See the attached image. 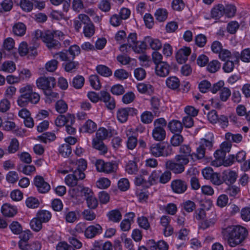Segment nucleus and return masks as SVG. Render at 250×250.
Returning <instances> with one entry per match:
<instances>
[{"label": "nucleus", "instance_id": "obj_1", "mask_svg": "<svg viewBox=\"0 0 250 250\" xmlns=\"http://www.w3.org/2000/svg\"><path fill=\"white\" fill-rule=\"evenodd\" d=\"M222 234L223 238L227 240L229 245L234 247L243 242L247 236L248 232L244 227L231 226L223 229Z\"/></svg>", "mask_w": 250, "mask_h": 250}, {"label": "nucleus", "instance_id": "obj_2", "mask_svg": "<svg viewBox=\"0 0 250 250\" xmlns=\"http://www.w3.org/2000/svg\"><path fill=\"white\" fill-rule=\"evenodd\" d=\"M19 91L21 95L18 98L17 104L21 107H25L29 103L36 104L40 101L39 94L33 92L32 86L30 85L21 87Z\"/></svg>", "mask_w": 250, "mask_h": 250}, {"label": "nucleus", "instance_id": "obj_3", "mask_svg": "<svg viewBox=\"0 0 250 250\" xmlns=\"http://www.w3.org/2000/svg\"><path fill=\"white\" fill-rule=\"evenodd\" d=\"M65 38V35L61 31L47 30L43 32L42 41L46 44L49 49L52 50L59 49L61 46L60 42L55 38L58 39L59 40H63Z\"/></svg>", "mask_w": 250, "mask_h": 250}, {"label": "nucleus", "instance_id": "obj_4", "mask_svg": "<svg viewBox=\"0 0 250 250\" xmlns=\"http://www.w3.org/2000/svg\"><path fill=\"white\" fill-rule=\"evenodd\" d=\"M149 152L156 157H167L172 153V147L170 145H166L164 143L152 144L149 147Z\"/></svg>", "mask_w": 250, "mask_h": 250}, {"label": "nucleus", "instance_id": "obj_5", "mask_svg": "<svg viewBox=\"0 0 250 250\" xmlns=\"http://www.w3.org/2000/svg\"><path fill=\"white\" fill-rule=\"evenodd\" d=\"M95 166L98 171L106 173L115 172L117 168V165L115 162H104L100 159L96 161Z\"/></svg>", "mask_w": 250, "mask_h": 250}, {"label": "nucleus", "instance_id": "obj_6", "mask_svg": "<svg viewBox=\"0 0 250 250\" xmlns=\"http://www.w3.org/2000/svg\"><path fill=\"white\" fill-rule=\"evenodd\" d=\"M36 83L39 88L44 90V91H48L55 86L56 81L53 77H42L37 80Z\"/></svg>", "mask_w": 250, "mask_h": 250}, {"label": "nucleus", "instance_id": "obj_7", "mask_svg": "<svg viewBox=\"0 0 250 250\" xmlns=\"http://www.w3.org/2000/svg\"><path fill=\"white\" fill-rule=\"evenodd\" d=\"M39 46V43L34 44L33 46L28 47L27 43L23 42L19 46V53L21 56H24L27 54L31 56H34L37 54V48Z\"/></svg>", "mask_w": 250, "mask_h": 250}, {"label": "nucleus", "instance_id": "obj_8", "mask_svg": "<svg viewBox=\"0 0 250 250\" xmlns=\"http://www.w3.org/2000/svg\"><path fill=\"white\" fill-rule=\"evenodd\" d=\"M34 184L39 192L45 193L49 191L50 186L41 176H36L34 178Z\"/></svg>", "mask_w": 250, "mask_h": 250}, {"label": "nucleus", "instance_id": "obj_9", "mask_svg": "<svg viewBox=\"0 0 250 250\" xmlns=\"http://www.w3.org/2000/svg\"><path fill=\"white\" fill-rule=\"evenodd\" d=\"M171 68L169 64L166 62H161L156 64L155 67L156 75L161 77H166L170 72Z\"/></svg>", "mask_w": 250, "mask_h": 250}, {"label": "nucleus", "instance_id": "obj_10", "mask_svg": "<svg viewBox=\"0 0 250 250\" xmlns=\"http://www.w3.org/2000/svg\"><path fill=\"white\" fill-rule=\"evenodd\" d=\"M171 187L174 192L181 194L184 193L187 190L188 185L185 181L181 179H176L171 182Z\"/></svg>", "mask_w": 250, "mask_h": 250}, {"label": "nucleus", "instance_id": "obj_11", "mask_svg": "<svg viewBox=\"0 0 250 250\" xmlns=\"http://www.w3.org/2000/svg\"><path fill=\"white\" fill-rule=\"evenodd\" d=\"M165 167L167 169L172 171L175 174L181 173L185 170V167L175 161H167L165 163Z\"/></svg>", "mask_w": 250, "mask_h": 250}, {"label": "nucleus", "instance_id": "obj_12", "mask_svg": "<svg viewBox=\"0 0 250 250\" xmlns=\"http://www.w3.org/2000/svg\"><path fill=\"white\" fill-rule=\"evenodd\" d=\"M75 118L73 115L68 114L66 116L64 115H59L55 120V124L57 126H63L65 124L70 123L73 125L75 122Z\"/></svg>", "mask_w": 250, "mask_h": 250}, {"label": "nucleus", "instance_id": "obj_13", "mask_svg": "<svg viewBox=\"0 0 250 250\" xmlns=\"http://www.w3.org/2000/svg\"><path fill=\"white\" fill-rule=\"evenodd\" d=\"M100 100L103 101L107 108L112 110L115 107V103L113 99H112L110 94L106 91H100Z\"/></svg>", "mask_w": 250, "mask_h": 250}, {"label": "nucleus", "instance_id": "obj_14", "mask_svg": "<svg viewBox=\"0 0 250 250\" xmlns=\"http://www.w3.org/2000/svg\"><path fill=\"white\" fill-rule=\"evenodd\" d=\"M102 227L98 224L89 226L85 230V236L87 238H93L97 235L102 233Z\"/></svg>", "mask_w": 250, "mask_h": 250}, {"label": "nucleus", "instance_id": "obj_15", "mask_svg": "<svg viewBox=\"0 0 250 250\" xmlns=\"http://www.w3.org/2000/svg\"><path fill=\"white\" fill-rule=\"evenodd\" d=\"M190 53L191 49L188 47H185L179 49L176 54V59L177 62L180 64L186 62Z\"/></svg>", "mask_w": 250, "mask_h": 250}, {"label": "nucleus", "instance_id": "obj_16", "mask_svg": "<svg viewBox=\"0 0 250 250\" xmlns=\"http://www.w3.org/2000/svg\"><path fill=\"white\" fill-rule=\"evenodd\" d=\"M237 174L234 171L225 170L222 173L223 183L225 182L227 184H233L237 178Z\"/></svg>", "mask_w": 250, "mask_h": 250}, {"label": "nucleus", "instance_id": "obj_17", "mask_svg": "<svg viewBox=\"0 0 250 250\" xmlns=\"http://www.w3.org/2000/svg\"><path fill=\"white\" fill-rule=\"evenodd\" d=\"M152 136L156 141L162 142L166 137V131L163 127H154L152 131Z\"/></svg>", "mask_w": 250, "mask_h": 250}, {"label": "nucleus", "instance_id": "obj_18", "mask_svg": "<svg viewBox=\"0 0 250 250\" xmlns=\"http://www.w3.org/2000/svg\"><path fill=\"white\" fill-rule=\"evenodd\" d=\"M168 127L171 132L180 133L183 129V125L180 121L174 120L168 123Z\"/></svg>", "mask_w": 250, "mask_h": 250}, {"label": "nucleus", "instance_id": "obj_19", "mask_svg": "<svg viewBox=\"0 0 250 250\" xmlns=\"http://www.w3.org/2000/svg\"><path fill=\"white\" fill-rule=\"evenodd\" d=\"M1 211L4 216L9 217H13L17 213L16 208L8 204L2 206Z\"/></svg>", "mask_w": 250, "mask_h": 250}, {"label": "nucleus", "instance_id": "obj_20", "mask_svg": "<svg viewBox=\"0 0 250 250\" xmlns=\"http://www.w3.org/2000/svg\"><path fill=\"white\" fill-rule=\"evenodd\" d=\"M107 216L110 221L117 223L122 219V214L118 209L112 210L108 212Z\"/></svg>", "mask_w": 250, "mask_h": 250}, {"label": "nucleus", "instance_id": "obj_21", "mask_svg": "<svg viewBox=\"0 0 250 250\" xmlns=\"http://www.w3.org/2000/svg\"><path fill=\"white\" fill-rule=\"evenodd\" d=\"M137 87L140 93L149 95L153 93V86L151 84L140 83L137 84Z\"/></svg>", "mask_w": 250, "mask_h": 250}, {"label": "nucleus", "instance_id": "obj_22", "mask_svg": "<svg viewBox=\"0 0 250 250\" xmlns=\"http://www.w3.org/2000/svg\"><path fill=\"white\" fill-rule=\"evenodd\" d=\"M224 6L223 4H219L214 7L211 12L212 18L215 19H218L224 14Z\"/></svg>", "mask_w": 250, "mask_h": 250}, {"label": "nucleus", "instance_id": "obj_23", "mask_svg": "<svg viewBox=\"0 0 250 250\" xmlns=\"http://www.w3.org/2000/svg\"><path fill=\"white\" fill-rule=\"evenodd\" d=\"M92 146L94 148L99 150L102 154H104L107 151L106 146L101 140L93 139L92 141Z\"/></svg>", "mask_w": 250, "mask_h": 250}, {"label": "nucleus", "instance_id": "obj_24", "mask_svg": "<svg viewBox=\"0 0 250 250\" xmlns=\"http://www.w3.org/2000/svg\"><path fill=\"white\" fill-rule=\"evenodd\" d=\"M26 31L25 25L21 22L15 24L13 27L14 34L18 36H22L25 34Z\"/></svg>", "mask_w": 250, "mask_h": 250}, {"label": "nucleus", "instance_id": "obj_25", "mask_svg": "<svg viewBox=\"0 0 250 250\" xmlns=\"http://www.w3.org/2000/svg\"><path fill=\"white\" fill-rule=\"evenodd\" d=\"M151 109L155 116H159L160 113L159 109L160 107V99L157 97H153L151 99Z\"/></svg>", "mask_w": 250, "mask_h": 250}, {"label": "nucleus", "instance_id": "obj_26", "mask_svg": "<svg viewBox=\"0 0 250 250\" xmlns=\"http://www.w3.org/2000/svg\"><path fill=\"white\" fill-rule=\"evenodd\" d=\"M145 41L153 50H159L162 47V43L158 39H153L148 36L145 37Z\"/></svg>", "mask_w": 250, "mask_h": 250}, {"label": "nucleus", "instance_id": "obj_27", "mask_svg": "<svg viewBox=\"0 0 250 250\" xmlns=\"http://www.w3.org/2000/svg\"><path fill=\"white\" fill-rule=\"evenodd\" d=\"M166 84L168 87L172 89H176L180 85V81L176 77H169L166 80Z\"/></svg>", "mask_w": 250, "mask_h": 250}, {"label": "nucleus", "instance_id": "obj_28", "mask_svg": "<svg viewBox=\"0 0 250 250\" xmlns=\"http://www.w3.org/2000/svg\"><path fill=\"white\" fill-rule=\"evenodd\" d=\"M167 14L168 13L166 9L159 8L155 12L154 16L158 21L163 22L167 20Z\"/></svg>", "mask_w": 250, "mask_h": 250}, {"label": "nucleus", "instance_id": "obj_29", "mask_svg": "<svg viewBox=\"0 0 250 250\" xmlns=\"http://www.w3.org/2000/svg\"><path fill=\"white\" fill-rule=\"evenodd\" d=\"M228 144L227 143H223L221 145L222 149H218L215 151L214 154V157L216 159L223 161L225 159V157L226 155V149H224L226 147H228Z\"/></svg>", "mask_w": 250, "mask_h": 250}, {"label": "nucleus", "instance_id": "obj_30", "mask_svg": "<svg viewBox=\"0 0 250 250\" xmlns=\"http://www.w3.org/2000/svg\"><path fill=\"white\" fill-rule=\"evenodd\" d=\"M216 222L215 218H212L209 219H203L199 224L200 229L205 230L214 225Z\"/></svg>", "mask_w": 250, "mask_h": 250}, {"label": "nucleus", "instance_id": "obj_31", "mask_svg": "<svg viewBox=\"0 0 250 250\" xmlns=\"http://www.w3.org/2000/svg\"><path fill=\"white\" fill-rule=\"evenodd\" d=\"M16 70V65L15 63L12 61L4 62L1 65V70L8 72L12 73Z\"/></svg>", "mask_w": 250, "mask_h": 250}, {"label": "nucleus", "instance_id": "obj_32", "mask_svg": "<svg viewBox=\"0 0 250 250\" xmlns=\"http://www.w3.org/2000/svg\"><path fill=\"white\" fill-rule=\"evenodd\" d=\"M17 169L25 175H30L36 170L35 167L33 165H20L18 166Z\"/></svg>", "mask_w": 250, "mask_h": 250}, {"label": "nucleus", "instance_id": "obj_33", "mask_svg": "<svg viewBox=\"0 0 250 250\" xmlns=\"http://www.w3.org/2000/svg\"><path fill=\"white\" fill-rule=\"evenodd\" d=\"M97 72L104 77H109L112 75V71L108 67L104 65H99L96 67Z\"/></svg>", "mask_w": 250, "mask_h": 250}, {"label": "nucleus", "instance_id": "obj_34", "mask_svg": "<svg viewBox=\"0 0 250 250\" xmlns=\"http://www.w3.org/2000/svg\"><path fill=\"white\" fill-rule=\"evenodd\" d=\"M83 128L86 132L92 133L97 129L96 124L91 120H88L83 125Z\"/></svg>", "mask_w": 250, "mask_h": 250}, {"label": "nucleus", "instance_id": "obj_35", "mask_svg": "<svg viewBox=\"0 0 250 250\" xmlns=\"http://www.w3.org/2000/svg\"><path fill=\"white\" fill-rule=\"evenodd\" d=\"M37 217L42 223L47 222L51 218V214L48 211L42 210L38 212Z\"/></svg>", "mask_w": 250, "mask_h": 250}, {"label": "nucleus", "instance_id": "obj_36", "mask_svg": "<svg viewBox=\"0 0 250 250\" xmlns=\"http://www.w3.org/2000/svg\"><path fill=\"white\" fill-rule=\"evenodd\" d=\"M71 147L69 144H62L59 148L60 153L64 157H68L71 154Z\"/></svg>", "mask_w": 250, "mask_h": 250}, {"label": "nucleus", "instance_id": "obj_37", "mask_svg": "<svg viewBox=\"0 0 250 250\" xmlns=\"http://www.w3.org/2000/svg\"><path fill=\"white\" fill-rule=\"evenodd\" d=\"M117 116L118 120L121 123L126 122L128 116L126 108H120L117 112Z\"/></svg>", "mask_w": 250, "mask_h": 250}, {"label": "nucleus", "instance_id": "obj_38", "mask_svg": "<svg viewBox=\"0 0 250 250\" xmlns=\"http://www.w3.org/2000/svg\"><path fill=\"white\" fill-rule=\"evenodd\" d=\"M42 222L36 217L31 220L30 225L34 231L38 232L42 228Z\"/></svg>", "mask_w": 250, "mask_h": 250}, {"label": "nucleus", "instance_id": "obj_39", "mask_svg": "<svg viewBox=\"0 0 250 250\" xmlns=\"http://www.w3.org/2000/svg\"><path fill=\"white\" fill-rule=\"evenodd\" d=\"M153 119V115L150 111H146L141 116V120L144 124H150L152 122Z\"/></svg>", "mask_w": 250, "mask_h": 250}, {"label": "nucleus", "instance_id": "obj_40", "mask_svg": "<svg viewBox=\"0 0 250 250\" xmlns=\"http://www.w3.org/2000/svg\"><path fill=\"white\" fill-rule=\"evenodd\" d=\"M83 28V33L86 37H91L95 33V27L92 22L84 25Z\"/></svg>", "mask_w": 250, "mask_h": 250}, {"label": "nucleus", "instance_id": "obj_41", "mask_svg": "<svg viewBox=\"0 0 250 250\" xmlns=\"http://www.w3.org/2000/svg\"><path fill=\"white\" fill-rule=\"evenodd\" d=\"M40 140L44 143L50 142L55 140V134L51 132H46L43 133L42 135L39 137Z\"/></svg>", "mask_w": 250, "mask_h": 250}, {"label": "nucleus", "instance_id": "obj_42", "mask_svg": "<svg viewBox=\"0 0 250 250\" xmlns=\"http://www.w3.org/2000/svg\"><path fill=\"white\" fill-rule=\"evenodd\" d=\"M206 148L203 147V146L200 145L199 147L197 148L196 153H193L191 155V157L192 159L194 158L198 160H200L205 157Z\"/></svg>", "mask_w": 250, "mask_h": 250}, {"label": "nucleus", "instance_id": "obj_43", "mask_svg": "<svg viewBox=\"0 0 250 250\" xmlns=\"http://www.w3.org/2000/svg\"><path fill=\"white\" fill-rule=\"evenodd\" d=\"M84 83V79L82 76H77L73 78L72 84L76 89H80L82 87Z\"/></svg>", "mask_w": 250, "mask_h": 250}, {"label": "nucleus", "instance_id": "obj_44", "mask_svg": "<svg viewBox=\"0 0 250 250\" xmlns=\"http://www.w3.org/2000/svg\"><path fill=\"white\" fill-rule=\"evenodd\" d=\"M56 110L60 113H65L67 110L68 107L66 103L63 100L58 101L55 104Z\"/></svg>", "mask_w": 250, "mask_h": 250}, {"label": "nucleus", "instance_id": "obj_45", "mask_svg": "<svg viewBox=\"0 0 250 250\" xmlns=\"http://www.w3.org/2000/svg\"><path fill=\"white\" fill-rule=\"evenodd\" d=\"M51 3L54 5L63 4V11L67 12L70 5L71 0H50Z\"/></svg>", "mask_w": 250, "mask_h": 250}, {"label": "nucleus", "instance_id": "obj_46", "mask_svg": "<svg viewBox=\"0 0 250 250\" xmlns=\"http://www.w3.org/2000/svg\"><path fill=\"white\" fill-rule=\"evenodd\" d=\"M220 63L217 60H213L207 66V70L211 73H215L220 68Z\"/></svg>", "mask_w": 250, "mask_h": 250}, {"label": "nucleus", "instance_id": "obj_47", "mask_svg": "<svg viewBox=\"0 0 250 250\" xmlns=\"http://www.w3.org/2000/svg\"><path fill=\"white\" fill-rule=\"evenodd\" d=\"M89 81L90 85L95 89L98 90L101 88L100 80L97 75H95L90 76Z\"/></svg>", "mask_w": 250, "mask_h": 250}, {"label": "nucleus", "instance_id": "obj_48", "mask_svg": "<svg viewBox=\"0 0 250 250\" xmlns=\"http://www.w3.org/2000/svg\"><path fill=\"white\" fill-rule=\"evenodd\" d=\"M20 5L23 10L25 12H30L33 7V1L29 0H21Z\"/></svg>", "mask_w": 250, "mask_h": 250}, {"label": "nucleus", "instance_id": "obj_49", "mask_svg": "<svg viewBox=\"0 0 250 250\" xmlns=\"http://www.w3.org/2000/svg\"><path fill=\"white\" fill-rule=\"evenodd\" d=\"M108 132L106 129L104 127L100 128L96 132V138L94 139L103 141L107 138Z\"/></svg>", "mask_w": 250, "mask_h": 250}, {"label": "nucleus", "instance_id": "obj_50", "mask_svg": "<svg viewBox=\"0 0 250 250\" xmlns=\"http://www.w3.org/2000/svg\"><path fill=\"white\" fill-rule=\"evenodd\" d=\"M11 231L15 234H19L21 232L22 228L21 225L17 221H13L9 225Z\"/></svg>", "mask_w": 250, "mask_h": 250}, {"label": "nucleus", "instance_id": "obj_51", "mask_svg": "<svg viewBox=\"0 0 250 250\" xmlns=\"http://www.w3.org/2000/svg\"><path fill=\"white\" fill-rule=\"evenodd\" d=\"M19 143L17 139H12L8 147V151L9 153H14L19 149Z\"/></svg>", "mask_w": 250, "mask_h": 250}, {"label": "nucleus", "instance_id": "obj_52", "mask_svg": "<svg viewBox=\"0 0 250 250\" xmlns=\"http://www.w3.org/2000/svg\"><path fill=\"white\" fill-rule=\"evenodd\" d=\"M224 14L228 17H233L236 13V8L232 4H227L224 7Z\"/></svg>", "mask_w": 250, "mask_h": 250}, {"label": "nucleus", "instance_id": "obj_53", "mask_svg": "<svg viewBox=\"0 0 250 250\" xmlns=\"http://www.w3.org/2000/svg\"><path fill=\"white\" fill-rule=\"evenodd\" d=\"M86 200L87 206L90 209H95L98 206V201L93 194L88 196Z\"/></svg>", "mask_w": 250, "mask_h": 250}, {"label": "nucleus", "instance_id": "obj_54", "mask_svg": "<svg viewBox=\"0 0 250 250\" xmlns=\"http://www.w3.org/2000/svg\"><path fill=\"white\" fill-rule=\"evenodd\" d=\"M65 221L67 223H72L75 222L78 218L75 211H70L66 212L64 214Z\"/></svg>", "mask_w": 250, "mask_h": 250}, {"label": "nucleus", "instance_id": "obj_55", "mask_svg": "<svg viewBox=\"0 0 250 250\" xmlns=\"http://www.w3.org/2000/svg\"><path fill=\"white\" fill-rule=\"evenodd\" d=\"M67 50L70 56L71 59H72V60L74 59L76 56L78 55L80 53L81 51L80 47L76 44L71 45Z\"/></svg>", "mask_w": 250, "mask_h": 250}, {"label": "nucleus", "instance_id": "obj_56", "mask_svg": "<svg viewBox=\"0 0 250 250\" xmlns=\"http://www.w3.org/2000/svg\"><path fill=\"white\" fill-rule=\"evenodd\" d=\"M139 226L145 229H148L150 228V224L148 222V219L146 217L141 216L138 218L137 220Z\"/></svg>", "mask_w": 250, "mask_h": 250}, {"label": "nucleus", "instance_id": "obj_57", "mask_svg": "<svg viewBox=\"0 0 250 250\" xmlns=\"http://www.w3.org/2000/svg\"><path fill=\"white\" fill-rule=\"evenodd\" d=\"M126 171L130 174H135L138 171L136 163L133 161H129L126 166Z\"/></svg>", "mask_w": 250, "mask_h": 250}, {"label": "nucleus", "instance_id": "obj_58", "mask_svg": "<svg viewBox=\"0 0 250 250\" xmlns=\"http://www.w3.org/2000/svg\"><path fill=\"white\" fill-rule=\"evenodd\" d=\"M226 138L229 141H232L235 143H239L242 140V136L239 134H232L230 133H227L226 134Z\"/></svg>", "mask_w": 250, "mask_h": 250}, {"label": "nucleus", "instance_id": "obj_59", "mask_svg": "<svg viewBox=\"0 0 250 250\" xmlns=\"http://www.w3.org/2000/svg\"><path fill=\"white\" fill-rule=\"evenodd\" d=\"M183 141V137L179 133H176L174 135L170 140L171 144L174 146H180Z\"/></svg>", "mask_w": 250, "mask_h": 250}, {"label": "nucleus", "instance_id": "obj_60", "mask_svg": "<svg viewBox=\"0 0 250 250\" xmlns=\"http://www.w3.org/2000/svg\"><path fill=\"white\" fill-rule=\"evenodd\" d=\"M231 95L230 89L228 87H223L220 91V98L221 101L226 102Z\"/></svg>", "mask_w": 250, "mask_h": 250}, {"label": "nucleus", "instance_id": "obj_61", "mask_svg": "<svg viewBox=\"0 0 250 250\" xmlns=\"http://www.w3.org/2000/svg\"><path fill=\"white\" fill-rule=\"evenodd\" d=\"M144 20L146 27L152 28L154 24L153 16L149 13H146L144 16Z\"/></svg>", "mask_w": 250, "mask_h": 250}, {"label": "nucleus", "instance_id": "obj_62", "mask_svg": "<svg viewBox=\"0 0 250 250\" xmlns=\"http://www.w3.org/2000/svg\"><path fill=\"white\" fill-rule=\"evenodd\" d=\"M78 180L73 174L67 175L65 178V182L69 187H74L77 185Z\"/></svg>", "mask_w": 250, "mask_h": 250}, {"label": "nucleus", "instance_id": "obj_63", "mask_svg": "<svg viewBox=\"0 0 250 250\" xmlns=\"http://www.w3.org/2000/svg\"><path fill=\"white\" fill-rule=\"evenodd\" d=\"M211 84L208 81L203 80L199 84V90L202 93L207 92L211 88Z\"/></svg>", "mask_w": 250, "mask_h": 250}, {"label": "nucleus", "instance_id": "obj_64", "mask_svg": "<svg viewBox=\"0 0 250 250\" xmlns=\"http://www.w3.org/2000/svg\"><path fill=\"white\" fill-rule=\"evenodd\" d=\"M195 41L197 45L202 47L205 46L207 42V38L205 35L201 34L196 36Z\"/></svg>", "mask_w": 250, "mask_h": 250}]
</instances>
